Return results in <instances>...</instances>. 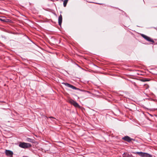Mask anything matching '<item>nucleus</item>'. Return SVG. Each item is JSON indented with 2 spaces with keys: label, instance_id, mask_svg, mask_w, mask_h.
Segmentation results:
<instances>
[{
  "label": "nucleus",
  "instance_id": "nucleus-1",
  "mask_svg": "<svg viewBox=\"0 0 157 157\" xmlns=\"http://www.w3.org/2000/svg\"><path fill=\"white\" fill-rule=\"evenodd\" d=\"M19 146L21 148L25 149L31 147L32 145L29 143L20 142L19 144Z\"/></svg>",
  "mask_w": 157,
  "mask_h": 157
},
{
  "label": "nucleus",
  "instance_id": "nucleus-2",
  "mask_svg": "<svg viewBox=\"0 0 157 157\" xmlns=\"http://www.w3.org/2000/svg\"><path fill=\"white\" fill-rule=\"evenodd\" d=\"M134 153L136 154H138L142 157H152L151 155L147 153L142 152H136Z\"/></svg>",
  "mask_w": 157,
  "mask_h": 157
},
{
  "label": "nucleus",
  "instance_id": "nucleus-3",
  "mask_svg": "<svg viewBox=\"0 0 157 157\" xmlns=\"http://www.w3.org/2000/svg\"><path fill=\"white\" fill-rule=\"evenodd\" d=\"M69 102L76 107H80L79 105L77 102L72 99L70 100L69 101Z\"/></svg>",
  "mask_w": 157,
  "mask_h": 157
},
{
  "label": "nucleus",
  "instance_id": "nucleus-4",
  "mask_svg": "<svg viewBox=\"0 0 157 157\" xmlns=\"http://www.w3.org/2000/svg\"><path fill=\"white\" fill-rule=\"evenodd\" d=\"M62 84H64L65 86L71 88L72 89L74 90H79V89L77 88L75 86H73L67 83L63 82Z\"/></svg>",
  "mask_w": 157,
  "mask_h": 157
},
{
  "label": "nucleus",
  "instance_id": "nucleus-5",
  "mask_svg": "<svg viewBox=\"0 0 157 157\" xmlns=\"http://www.w3.org/2000/svg\"><path fill=\"white\" fill-rule=\"evenodd\" d=\"M141 36L143 37L144 38L150 42H154L153 40H152L150 37L143 34H142Z\"/></svg>",
  "mask_w": 157,
  "mask_h": 157
},
{
  "label": "nucleus",
  "instance_id": "nucleus-6",
  "mask_svg": "<svg viewBox=\"0 0 157 157\" xmlns=\"http://www.w3.org/2000/svg\"><path fill=\"white\" fill-rule=\"evenodd\" d=\"M5 153L6 155L10 157L12 156L13 155V152L10 150H6L5 151Z\"/></svg>",
  "mask_w": 157,
  "mask_h": 157
},
{
  "label": "nucleus",
  "instance_id": "nucleus-7",
  "mask_svg": "<svg viewBox=\"0 0 157 157\" xmlns=\"http://www.w3.org/2000/svg\"><path fill=\"white\" fill-rule=\"evenodd\" d=\"M122 139L128 142H130L131 141V140H132L130 137L128 136H125L124 137H123Z\"/></svg>",
  "mask_w": 157,
  "mask_h": 157
},
{
  "label": "nucleus",
  "instance_id": "nucleus-8",
  "mask_svg": "<svg viewBox=\"0 0 157 157\" xmlns=\"http://www.w3.org/2000/svg\"><path fill=\"white\" fill-rule=\"evenodd\" d=\"M62 21V17L61 14H60L58 18V23L59 25L61 26Z\"/></svg>",
  "mask_w": 157,
  "mask_h": 157
},
{
  "label": "nucleus",
  "instance_id": "nucleus-9",
  "mask_svg": "<svg viewBox=\"0 0 157 157\" xmlns=\"http://www.w3.org/2000/svg\"><path fill=\"white\" fill-rule=\"evenodd\" d=\"M26 141L28 142H33V140L29 138H27L26 139Z\"/></svg>",
  "mask_w": 157,
  "mask_h": 157
},
{
  "label": "nucleus",
  "instance_id": "nucleus-10",
  "mask_svg": "<svg viewBox=\"0 0 157 157\" xmlns=\"http://www.w3.org/2000/svg\"><path fill=\"white\" fill-rule=\"evenodd\" d=\"M68 0H65L63 3V6L64 7H65L66 6V5L67 2Z\"/></svg>",
  "mask_w": 157,
  "mask_h": 157
},
{
  "label": "nucleus",
  "instance_id": "nucleus-11",
  "mask_svg": "<svg viewBox=\"0 0 157 157\" xmlns=\"http://www.w3.org/2000/svg\"><path fill=\"white\" fill-rule=\"evenodd\" d=\"M49 118L53 119L54 120L52 119V120L54 121H55V120H56V119L55 118L52 117H49Z\"/></svg>",
  "mask_w": 157,
  "mask_h": 157
},
{
  "label": "nucleus",
  "instance_id": "nucleus-12",
  "mask_svg": "<svg viewBox=\"0 0 157 157\" xmlns=\"http://www.w3.org/2000/svg\"><path fill=\"white\" fill-rule=\"evenodd\" d=\"M0 20L2 21H3V22H5L6 21V19H2V18H0Z\"/></svg>",
  "mask_w": 157,
  "mask_h": 157
}]
</instances>
